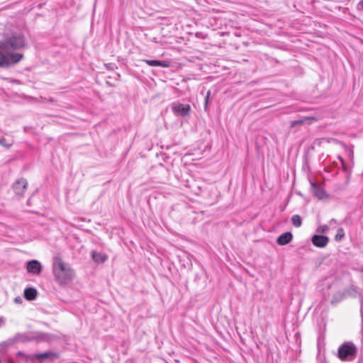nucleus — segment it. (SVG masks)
<instances>
[{
    "instance_id": "nucleus-1",
    "label": "nucleus",
    "mask_w": 363,
    "mask_h": 363,
    "mask_svg": "<svg viewBox=\"0 0 363 363\" xmlns=\"http://www.w3.org/2000/svg\"><path fill=\"white\" fill-rule=\"evenodd\" d=\"M52 274L55 280L60 285H67L72 281L75 277L74 270L72 267L60 257H55L53 259Z\"/></svg>"
},
{
    "instance_id": "nucleus-2",
    "label": "nucleus",
    "mask_w": 363,
    "mask_h": 363,
    "mask_svg": "<svg viewBox=\"0 0 363 363\" xmlns=\"http://www.w3.org/2000/svg\"><path fill=\"white\" fill-rule=\"evenodd\" d=\"M356 352V348L352 343H345L341 345L338 350L339 357L342 359H349L353 357Z\"/></svg>"
},
{
    "instance_id": "nucleus-3",
    "label": "nucleus",
    "mask_w": 363,
    "mask_h": 363,
    "mask_svg": "<svg viewBox=\"0 0 363 363\" xmlns=\"http://www.w3.org/2000/svg\"><path fill=\"white\" fill-rule=\"evenodd\" d=\"M172 111L177 116L186 117L190 115L191 106L189 104L176 102L172 105Z\"/></svg>"
},
{
    "instance_id": "nucleus-4",
    "label": "nucleus",
    "mask_w": 363,
    "mask_h": 363,
    "mask_svg": "<svg viewBox=\"0 0 363 363\" xmlns=\"http://www.w3.org/2000/svg\"><path fill=\"white\" fill-rule=\"evenodd\" d=\"M41 263L36 259H33L27 262L26 271L32 275H39L42 271Z\"/></svg>"
},
{
    "instance_id": "nucleus-5",
    "label": "nucleus",
    "mask_w": 363,
    "mask_h": 363,
    "mask_svg": "<svg viewBox=\"0 0 363 363\" xmlns=\"http://www.w3.org/2000/svg\"><path fill=\"white\" fill-rule=\"evenodd\" d=\"M311 191L313 196L318 199H324L327 198V194L324 189L313 182H311Z\"/></svg>"
},
{
    "instance_id": "nucleus-6",
    "label": "nucleus",
    "mask_w": 363,
    "mask_h": 363,
    "mask_svg": "<svg viewBox=\"0 0 363 363\" xmlns=\"http://www.w3.org/2000/svg\"><path fill=\"white\" fill-rule=\"evenodd\" d=\"M328 238L324 235H314L312 238L313 244L318 247H325L328 242Z\"/></svg>"
},
{
    "instance_id": "nucleus-7",
    "label": "nucleus",
    "mask_w": 363,
    "mask_h": 363,
    "mask_svg": "<svg viewBox=\"0 0 363 363\" xmlns=\"http://www.w3.org/2000/svg\"><path fill=\"white\" fill-rule=\"evenodd\" d=\"M293 238V235L290 232L282 233L277 239V242L279 245H285L289 244Z\"/></svg>"
},
{
    "instance_id": "nucleus-8",
    "label": "nucleus",
    "mask_w": 363,
    "mask_h": 363,
    "mask_svg": "<svg viewBox=\"0 0 363 363\" xmlns=\"http://www.w3.org/2000/svg\"><path fill=\"white\" fill-rule=\"evenodd\" d=\"M315 121H316V118L315 117H312V116L304 117V118H301L299 120H296V121H292L291 123V127L294 128L296 125H302V124H304V123L311 124V123H312L313 122H315Z\"/></svg>"
},
{
    "instance_id": "nucleus-9",
    "label": "nucleus",
    "mask_w": 363,
    "mask_h": 363,
    "mask_svg": "<svg viewBox=\"0 0 363 363\" xmlns=\"http://www.w3.org/2000/svg\"><path fill=\"white\" fill-rule=\"evenodd\" d=\"M38 295V291L33 287H29L24 289V298L28 301L34 300Z\"/></svg>"
},
{
    "instance_id": "nucleus-10",
    "label": "nucleus",
    "mask_w": 363,
    "mask_h": 363,
    "mask_svg": "<svg viewBox=\"0 0 363 363\" xmlns=\"http://www.w3.org/2000/svg\"><path fill=\"white\" fill-rule=\"evenodd\" d=\"M91 257L97 263H103L108 259V256L106 254L98 252L96 251L91 252Z\"/></svg>"
},
{
    "instance_id": "nucleus-11",
    "label": "nucleus",
    "mask_w": 363,
    "mask_h": 363,
    "mask_svg": "<svg viewBox=\"0 0 363 363\" xmlns=\"http://www.w3.org/2000/svg\"><path fill=\"white\" fill-rule=\"evenodd\" d=\"M144 62L149 66L168 67L169 63L166 61L152 60H145Z\"/></svg>"
},
{
    "instance_id": "nucleus-12",
    "label": "nucleus",
    "mask_w": 363,
    "mask_h": 363,
    "mask_svg": "<svg viewBox=\"0 0 363 363\" xmlns=\"http://www.w3.org/2000/svg\"><path fill=\"white\" fill-rule=\"evenodd\" d=\"M344 297V294L341 292H336L333 294L330 300L331 303H335L341 301Z\"/></svg>"
},
{
    "instance_id": "nucleus-13",
    "label": "nucleus",
    "mask_w": 363,
    "mask_h": 363,
    "mask_svg": "<svg viewBox=\"0 0 363 363\" xmlns=\"http://www.w3.org/2000/svg\"><path fill=\"white\" fill-rule=\"evenodd\" d=\"M292 223L296 227H300L301 225V218L298 215H294L293 216L292 218Z\"/></svg>"
},
{
    "instance_id": "nucleus-14",
    "label": "nucleus",
    "mask_w": 363,
    "mask_h": 363,
    "mask_svg": "<svg viewBox=\"0 0 363 363\" xmlns=\"http://www.w3.org/2000/svg\"><path fill=\"white\" fill-rule=\"evenodd\" d=\"M14 192L17 194V195H21L22 194V189L20 186V182L19 180H17L16 182L12 186Z\"/></svg>"
},
{
    "instance_id": "nucleus-15",
    "label": "nucleus",
    "mask_w": 363,
    "mask_h": 363,
    "mask_svg": "<svg viewBox=\"0 0 363 363\" xmlns=\"http://www.w3.org/2000/svg\"><path fill=\"white\" fill-rule=\"evenodd\" d=\"M21 342H23V335L20 333L17 334L11 340H10V344H15Z\"/></svg>"
},
{
    "instance_id": "nucleus-16",
    "label": "nucleus",
    "mask_w": 363,
    "mask_h": 363,
    "mask_svg": "<svg viewBox=\"0 0 363 363\" xmlns=\"http://www.w3.org/2000/svg\"><path fill=\"white\" fill-rule=\"evenodd\" d=\"M345 236L344 230L342 228H339L337 230V233L335 235V239L337 240H340Z\"/></svg>"
},
{
    "instance_id": "nucleus-17",
    "label": "nucleus",
    "mask_w": 363,
    "mask_h": 363,
    "mask_svg": "<svg viewBox=\"0 0 363 363\" xmlns=\"http://www.w3.org/2000/svg\"><path fill=\"white\" fill-rule=\"evenodd\" d=\"M51 354H52L51 352H44V353H42L40 354H37L36 358L37 359L48 358L49 357H50Z\"/></svg>"
},
{
    "instance_id": "nucleus-18",
    "label": "nucleus",
    "mask_w": 363,
    "mask_h": 363,
    "mask_svg": "<svg viewBox=\"0 0 363 363\" xmlns=\"http://www.w3.org/2000/svg\"><path fill=\"white\" fill-rule=\"evenodd\" d=\"M0 145L6 147H9L11 145L6 143V140L4 136H0Z\"/></svg>"
},
{
    "instance_id": "nucleus-19",
    "label": "nucleus",
    "mask_w": 363,
    "mask_h": 363,
    "mask_svg": "<svg viewBox=\"0 0 363 363\" xmlns=\"http://www.w3.org/2000/svg\"><path fill=\"white\" fill-rule=\"evenodd\" d=\"M328 230V226L327 225H320L318 228V231L320 233H326Z\"/></svg>"
},
{
    "instance_id": "nucleus-20",
    "label": "nucleus",
    "mask_w": 363,
    "mask_h": 363,
    "mask_svg": "<svg viewBox=\"0 0 363 363\" xmlns=\"http://www.w3.org/2000/svg\"><path fill=\"white\" fill-rule=\"evenodd\" d=\"M210 95H211V91H208L207 94H206V98H205V104H204V108H205V110L207 109L208 103Z\"/></svg>"
},
{
    "instance_id": "nucleus-21",
    "label": "nucleus",
    "mask_w": 363,
    "mask_h": 363,
    "mask_svg": "<svg viewBox=\"0 0 363 363\" xmlns=\"http://www.w3.org/2000/svg\"><path fill=\"white\" fill-rule=\"evenodd\" d=\"M38 337H39V335L37 334L31 335V336H26V337L24 336V340H35V339H38Z\"/></svg>"
},
{
    "instance_id": "nucleus-22",
    "label": "nucleus",
    "mask_w": 363,
    "mask_h": 363,
    "mask_svg": "<svg viewBox=\"0 0 363 363\" xmlns=\"http://www.w3.org/2000/svg\"><path fill=\"white\" fill-rule=\"evenodd\" d=\"M357 9L359 11H363V0H361L357 5Z\"/></svg>"
},
{
    "instance_id": "nucleus-23",
    "label": "nucleus",
    "mask_w": 363,
    "mask_h": 363,
    "mask_svg": "<svg viewBox=\"0 0 363 363\" xmlns=\"http://www.w3.org/2000/svg\"><path fill=\"white\" fill-rule=\"evenodd\" d=\"M14 302L16 303H22V299H21V296H16L15 298H14Z\"/></svg>"
},
{
    "instance_id": "nucleus-24",
    "label": "nucleus",
    "mask_w": 363,
    "mask_h": 363,
    "mask_svg": "<svg viewBox=\"0 0 363 363\" xmlns=\"http://www.w3.org/2000/svg\"><path fill=\"white\" fill-rule=\"evenodd\" d=\"M4 323V318L0 316V327Z\"/></svg>"
},
{
    "instance_id": "nucleus-25",
    "label": "nucleus",
    "mask_w": 363,
    "mask_h": 363,
    "mask_svg": "<svg viewBox=\"0 0 363 363\" xmlns=\"http://www.w3.org/2000/svg\"><path fill=\"white\" fill-rule=\"evenodd\" d=\"M11 46L13 49L17 48V46L13 43V40H11Z\"/></svg>"
},
{
    "instance_id": "nucleus-26",
    "label": "nucleus",
    "mask_w": 363,
    "mask_h": 363,
    "mask_svg": "<svg viewBox=\"0 0 363 363\" xmlns=\"http://www.w3.org/2000/svg\"><path fill=\"white\" fill-rule=\"evenodd\" d=\"M23 354V352L21 351H18L17 352V355H22Z\"/></svg>"
}]
</instances>
